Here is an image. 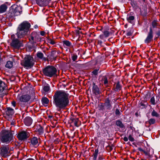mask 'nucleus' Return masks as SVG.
<instances>
[{"instance_id":"obj_17","label":"nucleus","mask_w":160,"mask_h":160,"mask_svg":"<svg viewBox=\"0 0 160 160\" xmlns=\"http://www.w3.org/2000/svg\"><path fill=\"white\" fill-rule=\"evenodd\" d=\"M37 97L35 96L34 97L33 99H36ZM30 99H33L32 97H31L30 96L26 95H22L20 96V100H29Z\"/></svg>"},{"instance_id":"obj_12","label":"nucleus","mask_w":160,"mask_h":160,"mask_svg":"<svg viewBox=\"0 0 160 160\" xmlns=\"http://www.w3.org/2000/svg\"><path fill=\"white\" fill-rule=\"evenodd\" d=\"M153 37V31L151 27L150 28V30L146 38L144 40V42L146 43H149L152 41Z\"/></svg>"},{"instance_id":"obj_31","label":"nucleus","mask_w":160,"mask_h":160,"mask_svg":"<svg viewBox=\"0 0 160 160\" xmlns=\"http://www.w3.org/2000/svg\"><path fill=\"white\" fill-rule=\"evenodd\" d=\"M37 131L39 135H42L43 133V128L41 126L39 128Z\"/></svg>"},{"instance_id":"obj_34","label":"nucleus","mask_w":160,"mask_h":160,"mask_svg":"<svg viewBox=\"0 0 160 160\" xmlns=\"http://www.w3.org/2000/svg\"><path fill=\"white\" fill-rule=\"evenodd\" d=\"M28 101H20L19 104L21 105V106L24 107L25 104L26 102Z\"/></svg>"},{"instance_id":"obj_18","label":"nucleus","mask_w":160,"mask_h":160,"mask_svg":"<svg viewBox=\"0 0 160 160\" xmlns=\"http://www.w3.org/2000/svg\"><path fill=\"white\" fill-rule=\"evenodd\" d=\"M31 142L33 146H38V138L36 137L32 138L31 140Z\"/></svg>"},{"instance_id":"obj_44","label":"nucleus","mask_w":160,"mask_h":160,"mask_svg":"<svg viewBox=\"0 0 160 160\" xmlns=\"http://www.w3.org/2000/svg\"><path fill=\"white\" fill-rule=\"evenodd\" d=\"M11 104L12 106H13L14 107H15L17 105L16 104V102L14 101H13L11 102Z\"/></svg>"},{"instance_id":"obj_51","label":"nucleus","mask_w":160,"mask_h":160,"mask_svg":"<svg viewBox=\"0 0 160 160\" xmlns=\"http://www.w3.org/2000/svg\"><path fill=\"white\" fill-rule=\"evenodd\" d=\"M156 35H157V36H158V37L160 35V31H158L157 32H156Z\"/></svg>"},{"instance_id":"obj_49","label":"nucleus","mask_w":160,"mask_h":160,"mask_svg":"<svg viewBox=\"0 0 160 160\" xmlns=\"http://www.w3.org/2000/svg\"><path fill=\"white\" fill-rule=\"evenodd\" d=\"M41 100H48V99L47 98L44 97L42 98Z\"/></svg>"},{"instance_id":"obj_14","label":"nucleus","mask_w":160,"mask_h":160,"mask_svg":"<svg viewBox=\"0 0 160 160\" xmlns=\"http://www.w3.org/2000/svg\"><path fill=\"white\" fill-rule=\"evenodd\" d=\"M100 109L103 111L106 109L107 110H110L112 108V106L110 103V101H107L104 104H102L100 106Z\"/></svg>"},{"instance_id":"obj_46","label":"nucleus","mask_w":160,"mask_h":160,"mask_svg":"<svg viewBox=\"0 0 160 160\" xmlns=\"http://www.w3.org/2000/svg\"><path fill=\"white\" fill-rule=\"evenodd\" d=\"M132 34V32L131 31L128 32L127 34L128 36H130Z\"/></svg>"},{"instance_id":"obj_8","label":"nucleus","mask_w":160,"mask_h":160,"mask_svg":"<svg viewBox=\"0 0 160 160\" xmlns=\"http://www.w3.org/2000/svg\"><path fill=\"white\" fill-rule=\"evenodd\" d=\"M12 7L13 10L11 11V12H9V14H10L11 13H12V12L13 14L12 15H10V16L12 17L15 16L19 15L20 14L21 12H22V7L21 6L14 5Z\"/></svg>"},{"instance_id":"obj_16","label":"nucleus","mask_w":160,"mask_h":160,"mask_svg":"<svg viewBox=\"0 0 160 160\" xmlns=\"http://www.w3.org/2000/svg\"><path fill=\"white\" fill-rule=\"evenodd\" d=\"M24 121L25 125L29 126L32 124V120L31 117H27L24 119Z\"/></svg>"},{"instance_id":"obj_57","label":"nucleus","mask_w":160,"mask_h":160,"mask_svg":"<svg viewBox=\"0 0 160 160\" xmlns=\"http://www.w3.org/2000/svg\"><path fill=\"white\" fill-rule=\"evenodd\" d=\"M38 27V26L37 25H35L34 26V28H37Z\"/></svg>"},{"instance_id":"obj_5","label":"nucleus","mask_w":160,"mask_h":160,"mask_svg":"<svg viewBox=\"0 0 160 160\" xmlns=\"http://www.w3.org/2000/svg\"><path fill=\"white\" fill-rule=\"evenodd\" d=\"M34 64V61L33 58L30 55H27L24 58L22 65L24 67L30 68Z\"/></svg>"},{"instance_id":"obj_19","label":"nucleus","mask_w":160,"mask_h":160,"mask_svg":"<svg viewBox=\"0 0 160 160\" xmlns=\"http://www.w3.org/2000/svg\"><path fill=\"white\" fill-rule=\"evenodd\" d=\"M148 105V102L146 101H141L139 102V106L142 108H146Z\"/></svg>"},{"instance_id":"obj_28","label":"nucleus","mask_w":160,"mask_h":160,"mask_svg":"<svg viewBox=\"0 0 160 160\" xmlns=\"http://www.w3.org/2000/svg\"><path fill=\"white\" fill-rule=\"evenodd\" d=\"M102 82H103L104 84L106 85L108 84V81L107 77L106 76L103 77L102 79Z\"/></svg>"},{"instance_id":"obj_55","label":"nucleus","mask_w":160,"mask_h":160,"mask_svg":"<svg viewBox=\"0 0 160 160\" xmlns=\"http://www.w3.org/2000/svg\"><path fill=\"white\" fill-rule=\"evenodd\" d=\"M102 159V157H99L98 160H101Z\"/></svg>"},{"instance_id":"obj_43","label":"nucleus","mask_w":160,"mask_h":160,"mask_svg":"<svg viewBox=\"0 0 160 160\" xmlns=\"http://www.w3.org/2000/svg\"><path fill=\"white\" fill-rule=\"evenodd\" d=\"M99 38H100V39L105 41V39L106 38L105 37V36L103 34L100 35L99 36Z\"/></svg>"},{"instance_id":"obj_10","label":"nucleus","mask_w":160,"mask_h":160,"mask_svg":"<svg viewBox=\"0 0 160 160\" xmlns=\"http://www.w3.org/2000/svg\"><path fill=\"white\" fill-rule=\"evenodd\" d=\"M10 151L8 146L2 147L0 148V154L2 156L6 157L9 156Z\"/></svg>"},{"instance_id":"obj_21","label":"nucleus","mask_w":160,"mask_h":160,"mask_svg":"<svg viewBox=\"0 0 160 160\" xmlns=\"http://www.w3.org/2000/svg\"><path fill=\"white\" fill-rule=\"evenodd\" d=\"M39 104L41 106H44L45 107H47L49 102V101H39Z\"/></svg>"},{"instance_id":"obj_39","label":"nucleus","mask_w":160,"mask_h":160,"mask_svg":"<svg viewBox=\"0 0 160 160\" xmlns=\"http://www.w3.org/2000/svg\"><path fill=\"white\" fill-rule=\"evenodd\" d=\"M48 43H50L52 45H54L56 43V42L52 40L51 39H48Z\"/></svg>"},{"instance_id":"obj_24","label":"nucleus","mask_w":160,"mask_h":160,"mask_svg":"<svg viewBox=\"0 0 160 160\" xmlns=\"http://www.w3.org/2000/svg\"><path fill=\"white\" fill-rule=\"evenodd\" d=\"M50 90L49 85L48 84L45 85L43 88V90L45 92H48Z\"/></svg>"},{"instance_id":"obj_29","label":"nucleus","mask_w":160,"mask_h":160,"mask_svg":"<svg viewBox=\"0 0 160 160\" xmlns=\"http://www.w3.org/2000/svg\"><path fill=\"white\" fill-rule=\"evenodd\" d=\"M134 17L133 16L128 15L127 17V19L128 22H131L132 21L134 20Z\"/></svg>"},{"instance_id":"obj_13","label":"nucleus","mask_w":160,"mask_h":160,"mask_svg":"<svg viewBox=\"0 0 160 160\" xmlns=\"http://www.w3.org/2000/svg\"><path fill=\"white\" fill-rule=\"evenodd\" d=\"M6 114L8 120H10L14 113V109L10 107H7L6 108Z\"/></svg>"},{"instance_id":"obj_4","label":"nucleus","mask_w":160,"mask_h":160,"mask_svg":"<svg viewBox=\"0 0 160 160\" xmlns=\"http://www.w3.org/2000/svg\"><path fill=\"white\" fill-rule=\"evenodd\" d=\"M57 70L56 68L52 66H48L43 71L44 75L49 77H52L56 75Z\"/></svg>"},{"instance_id":"obj_30","label":"nucleus","mask_w":160,"mask_h":160,"mask_svg":"<svg viewBox=\"0 0 160 160\" xmlns=\"http://www.w3.org/2000/svg\"><path fill=\"white\" fill-rule=\"evenodd\" d=\"M63 43L64 46H66L67 47H70L71 44V42L68 41H63Z\"/></svg>"},{"instance_id":"obj_59","label":"nucleus","mask_w":160,"mask_h":160,"mask_svg":"<svg viewBox=\"0 0 160 160\" xmlns=\"http://www.w3.org/2000/svg\"><path fill=\"white\" fill-rule=\"evenodd\" d=\"M140 151H141V149H139Z\"/></svg>"},{"instance_id":"obj_32","label":"nucleus","mask_w":160,"mask_h":160,"mask_svg":"<svg viewBox=\"0 0 160 160\" xmlns=\"http://www.w3.org/2000/svg\"><path fill=\"white\" fill-rule=\"evenodd\" d=\"M121 88V86L119 82H118L116 85L115 90L116 91L120 90Z\"/></svg>"},{"instance_id":"obj_25","label":"nucleus","mask_w":160,"mask_h":160,"mask_svg":"<svg viewBox=\"0 0 160 160\" xmlns=\"http://www.w3.org/2000/svg\"><path fill=\"white\" fill-rule=\"evenodd\" d=\"M13 66V62L11 61H8L6 65V67L8 68H11Z\"/></svg>"},{"instance_id":"obj_40","label":"nucleus","mask_w":160,"mask_h":160,"mask_svg":"<svg viewBox=\"0 0 160 160\" xmlns=\"http://www.w3.org/2000/svg\"><path fill=\"white\" fill-rule=\"evenodd\" d=\"M99 70V69H96L93 70V71L92 72V73L95 75H96L98 74V72Z\"/></svg>"},{"instance_id":"obj_1","label":"nucleus","mask_w":160,"mask_h":160,"mask_svg":"<svg viewBox=\"0 0 160 160\" xmlns=\"http://www.w3.org/2000/svg\"><path fill=\"white\" fill-rule=\"evenodd\" d=\"M30 27V24L27 22H24L20 24L18 26L16 33L17 37L18 38L23 37L28 33Z\"/></svg>"},{"instance_id":"obj_3","label":"nucleus","mask_w":160,"mask_h":160,"mask_svg":"<svg viewBox=\"0 0 160 160\" xmlns=\"http://www.w3.org/2000/svg\"><path fill=\"white\" fill-rule=\"evenodd\" d=\"M69 98V94L62 91H57L54 96V100H68Z\"/></svg>"},{"instance_id":"obj_50","label":"nucleus","mask_w":160,"mask_h":160,"mask_svg":"<svg viewBox=\"0 0 160 160\" xmlns=\"http://www.w3.org/2000/svg\"><path fill=\"white\" fill-rule=\"evenodd\" d=\"M155 101H150V102L151 104L154 105L155 103Z\"/></svg>"},{"instance_id":"obj_48","label":"nucleus","mask_w":160,"mask_h":160,"mask_svg":"<svg viewBox=\"0 0 160 160\" xmlns=\"http://www.w3.org/2000/svg\"><path fill=\"white\" fill-rule=\"evenodd\" d=\"M123 140L125 142H127L128 141V138L127 137H124L123 138Z\"/></svg>"},{"instance_id":"obj_27","label":"nucleus","mask_w":160,"mask_h":160,"mask_svg":"<svg viewBox=\"0 0 160 160\" xmlns=\"http://www.w3.org/2000/svg\"><path fill=\"white\" fill-rule=\"evenodd\" d=\"M116 125L120 127V128H123L124 127V125L122 122L120 120H117L116 121Z\"/></svg>"},{"instance_id":"obj_41","label":"nucleus","mask_w":160,"mask_h":160,"mask_svg":"<svg viewBox=\"0 0 160 160\" xmlns=\"http://www.w3.org/2000/svg\"><path fill=\"white\" fill-rule=\"evenodd\" d=\"M128 139L131 142H133L134 141V138L131 135L129 136Z\"/></svg>"},{"instance_id":"obj_7","label":"nucleus","mask_w":160,"mask_h":160,"mask_svg":"<svg viewBox=\"0 0 160 160\" xmlns=\"http://www.w3.org/2000/svg\"><path fill=\"white\" fill-rule=\"evenodd\" d=\"M29 40L32 43L34 44L40 41L41 38L38 34L36 32H33L30 35Z\"/></svg>"},{"instance_id":"obj_42","label":"nucleus","mask_w":160,"mask_h":160,"mask_svg":"<svg viewBox=\"0 0 160 160\" xmlns=\"http://www.w3.org/2000/svg\"><path fill=\"white\" fill-rule=\"evenodd\" d=\"M115 114L117 115L118 116H119L120 115V112L118 109H116L115 111Z\"/></svg>"},{"instance_id":"obj_35","label":"nucleus","mask_w":160,"mask_h":160,"mask_svg":"<svg viewBox=\"0 0 160 160\" xmlns=\"http://www.w3.org/2000/svg\"><path fill=\"white\" fill-rule=\"evenodd\" d=\"M103 34L105 36V38L108 37L110 34V32L108 31H106L103 32Z\"/></svg>"},{"instance_id":"obj_37","label":"nucleus","mask_w":160,"mask_h":160,"mask_svg":"<svg viewBox=\"0 0 160 160\" xmlns=\"http://www.w3.org/2000/svg\"><path fill=\"white\" fill-rule=\"evenodd\" d=\"M155 122V120L154 119L151 118L149 120V123L150 124H152Z\"/></svg>"},{"instance_id":"obj_36","label":"nucleus","mask_w":160,"mask_h":160,"mask_svg":"<svg viewBox=\"0 0 160 160\" xmlns=\"http://www.w3.org/2000/svg\"><path fill=\"white\" fill-rule=\"evenodd\" d=\"M157 25V23L156 21H154L152 22V26L153 28H154Z\"/></svg>"},{"instance_id":"obj_33","label":"nucleus","mask_w":160,"mask_h":160,"mask_svg":"<svg viewBox=\"0 0 160 160\" xmlns=\"http://www.w3.org/2000/svg\"><path fill=\"white\" fill-rule=\"evenodd\" d=\"M151 115L152 116L158 117L159 116V114L154 110H153L152 112Z\"/></svg>"},{"instance_id":"obj_20","label":"nucleus","mask_w":160,"mask_h":160,"mask_svg":"<svg viewBox=\"0 0 160 160\" xmlns=\"http://www.w3.org/2000/svg\"><path fill=\"white\" fill-rule=\"evenodd\" d=\"M7 6L5 4H2L0 6V13H2L6 11Z\"/></svg>"},{"instance_id":"obj_53","label":"nucleus","mask_w":160,"mask_h":160,"mask_svg":"<svg viewBox=\"0 0 160 160\" xmlns=\"http://www.w3.org/2000/svg\"><path fill=\"white\" fill-rule=\"evenodd\" d=\"M150 100H155V98L154 96H152V97L150 99Z\"/></svg>"},{"instance_id":"obj_11","label":"nucleus","mask_w":160,"mask_h":160,"mask_svg":"<svg viewBox=\"0 0 160 160\" xmlns=\"http://www.w3.org/2000/svg\"><path fill=\"white\" fill-rule=\"evenodd\" d=\"M29 137V133L25 131L19 132L17 137L19 140H23L27 139Z\"/></svg>"},{"instance_id":"obj_2","label":"nucleus","mask_w":160,"mask_h":160,"mask_svg":"<svg viewBox=\"0 0 160 160\" xmlns=\"http://www.w3.org/2000/svg\"><path fill=\"white\" fill-rule=\"evenodd\" d=\"M12 134L8 131H3L0 132V140L3 142L8 143L12 140Z\"/></svg>"},{"instance_id":"obj_56","label":"nucleus","mask_w":160,"mask_h":160,"mask_svg":"<svg viewBox=\"0 0 160 160\" xmlns=\"http://www.w3.org/2000/svg\"><path fill=\"white\" fill-rule=\"evenodd\" d=\"M11 124L12 125H14V122H13L12 121L11 122Z\"/></svg>"},{"instance_id":"obj_22","label":"nucleus","mask_w":160,"mask_h":160,"mask_svg":"<svg viewBox=\"0 0 160 160\" xmlns=\"http://www.w3.org/2000/svg\"><path fill=\"white\" fill-rule=\"evenodd\" d=\"M37 57L41 59H44V55L43 53L41 52H38L37 53Z\"/></svg>"},{"instance_id":"obj_6","label":"nucleus","mask_w":160,"mask_h":160,"mask_svg":"<svg viewBox=\"0 0 160 160\" xmlns=\"http://www.w3.org/2000/svg\"><path fill=\"white\" fill-rule=\"evenodd\" d=\"M69 103V101H53L54 104L58 111L68 106Z\"/></svg>"},{"instance_id":"obj_54","label":"nucleus","mask_w":160,"mask_h":160,"mask_svg":"<svg viewBox=\"0 0 160 160\" xmlns=\"http://www.w3.org/2000/svg\"><path fill=\"white\" fill-rule=\"evenodd\" d=\"M26 160H34V159H33L32 158H28V159H27Z\"/></svg>"},{"instance_id":"obj_9","label":"nucleus","mask_w":160,"mask_h":160,"mask_svg":"<svg viewBox=\"0 0 160 160\" xmlns=\"http://www.w3.org/2000/svg\"><path fill=\"white\" fill-rule=\"evenodd\" d=\"M15 35H12L11 36V38L12 40L11 43V46L15 48H19L22 46L21 43L17 39H15Z\"/></svg>"},{"instance_id":"obj_58","label":"nucleus","mask_w":160,"mask_h":160,"mask_svg":"<svg viewBox=\"0 0 160 160\" xmlns=\"http://www.w3.org/2000/svg\"><path fill=\"white\" fill-rule=\"evenodd\" d=\"M98 42L99 43H102V42L101 41H98Z\"/></svg>"},{"instance_id":"obj_23","label":"nucleus","mask_w":160,"mask_h":160,"mask_svg":"<svg viewBox=\"0 0 160 160\" xmlns=\"http://www.w3.org/2000/svg\"><path fill=\"white\" fill-rule=\"evenodd\" d=\"M98 153V149H95L94 153L93 154L92 156L93 157V160H96Z\"/></svg>"},{"instance_id":"obj_52","label":"nucleus","mask_w":160,"mask_h":160,"mask_svg":"<svg viewBox=\"0 0 160 160\" xmlns=\"http://www.w3.org/2000/svg\"><path fill=\"white\" fill-rule=\"evenodd\" d=\"M45 34V32L43 31H42L41 32V35L42 36H44Z\"/></svg>"},{"instance_id":"obj_45","label":"nucleus","mask_w":160,"mask_h":160,"mask_svg":"<svg viewBox=\"0 0 160 160\" xmlns=\"http://www.w3.org/2000/svg\"><path fill=\"white\" fill-rule=\"evenodd\" d=\"M135 115L137 117L140 116V112H136L135 113Z\"/></svg>"},{"instance_id":"obj_38","label":"nucleus","mask_w":160,"mask_h":160,"mask_svg":"<svg viewBox=\"0 0 160 160\" xmlns=\"http://www.w3.org/2000/svg\"><path fill=\"white\" fill-rule=\"evenodd\" d=\"M78 56L76 54H73L72 56V59L73 61H75L77 59Z\"/></svg>"},{"instance_id":"obj_26","label":"nucleus","mask_w":160,"mask_h":160,"mask_svg":"<svg viewBox=\"0 0 160 160\" xmlns=\"http://www.w3.org/2000/svg\"><path fill=\"white\" fill-rule=\"evenodd\" d=\"M72 123H73L74 125L77 127H78V118H72Z\"/></svg>"},{"instance_id":"obj_15","label":"nucleus","mask_w":160,"mask_h":160,"mask_svg":"<svg viewBox=\"0 0 160 160\" xmlns=\"http://www.w3.org/2000/svg\"><path fill=\"white\" fill-rule=\"evenodd\" d=\"M91 94L93 95H98L100 94V91L98 86L93 83Z\"/></svg>"},{"instance_id":"obj_47","label":"nucleus","mask_w":160,"mask_h":160,"mask_svg":"<svg viewBox=\"0 0 160 160\" xmlns=\"http://www.w3.org/2000/svg\"><path fill=\"white\" fill-rule=\"evenodd\" d=\"M150 96V93H147L146 97V99H149V98H148V97H149Z\"/></svg>"}]
</instances>
